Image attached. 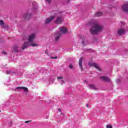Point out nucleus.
<instances>
[{
  "label": "nucleus",
  "mask_w": 128,
  "mask_h": 128,
  "mask_svg": "<svg viewBox=\"0 0 128 128\" xmlns=\"http://www.w3.org/2000/svg\"><path fill=\"white\" fill-rule=\"evenodd\" d=\"M2 54H6V52H4V51H3L2 52Z\"/></svg>",
  "instance_id": "5701e85b"
},
{
  "label": "nucleus",
  "mask_w": 128,
  "mask_h": 128,
  "mask_svg": "<svg viewBox=\"0 0 128 128\" xmlns=\"http://www.w3.org/2000/svg\"><path fill=\"white\" fill-rule=\"evenodd\" d=\"M101 80H104L105 82H110V80L109 78H108L104 76H102L101 77Z\"/></svg>",
  "instance_id": "dca6fc26"
},
{
  "label": "nucleus",
  "mask_w": 128,
  "mask_h": 128,
  "mask_svg": "<svg viewBox=\"0 0 128 128\" xmlns=\"http://www.w3.org/2000/svg\"><path fill=\"white\" fill-rule=\"evenodd\" d=\"M60 32H56L54 34V38L55 40H60Z\"/></svg>",
  "instance_id": "6e6552de"
},
{
  "label": "nucleus",
  "mask_w": 128,
  "mask_h": 128,
  "mask_svg": "<svg viewBox=\"0 0 128 128\" xmlns=\"http://www.w3.org/2000/svg\"><path fill=\"white\" fill-rule=\"evenodd\" d=\"M69 68H70V70H74V66L72 64H70L69 65Z\"/></svg>",
  "instance_id": "6ab92c4d"
},
{
  "label": "nucleus",
  "mask_w": 128,
  "mask_h": 128,
  "mask_svg": "<svg viewBox=\"0 0 128 128\" xmlns=\"http://www.w3.org/2000/svg\"><path fill=\"white\" fill-rule=\"evenodd\" d=\"M0 26H4V21L0 20Z\"/></svg>",
  "instance_id": "aec40b11"
},
{
  "label": "nucleus",
  "mask_w": 128,
  "mask_h": 128,
  "mask_svg": "<svg viewBox=\"0 0 128 128\" xmlns=\"http://www.w3.org/2000/svg\"><path fill=\"white\" fill-rule=\"evenodd\" d=\"M104 30V26L100 24H94L90 29V32L92 34H96L98 32Z\"/></svg>",
  "instance_id": "f257e3e1"
},
{
  "label": "nucleus",
  "mask_w": 128,
  "mask_h": 128,
  "mask_svg": "<svg viewBox=\"0 0 128 128\" xmlns=\"http://www.w3.org/2000/svg\"><path fill=\"white\" fill-rule=\"evenodd\" d=\"M106 128H112V126L111 125H106Z\"/></svg>",
  "instance_id": "412c9836"
},
{
  "label": "nucleus",
  "mask_w": 128,
  "mask_h": 128,
  "mask_svg": "<svg viewBox=\"0 0 128 128\" xmlns=\"http://www.w3.org/2000/svg\"><path fill=\"white\" fill-rule=\"evenodd\" d=\"M46 54H48V52H46Z\"/></svg>",
  "instance_id": "a878e982"
},
{
  "label": "nucleus",
  "mask_w": 128,
  "mask_h": 128,
  "mask_svg": "<svg viewBox=\"0 0 128 128\" xmlns=\"http://www.w3.org/2000/svg\"><path fill=\"white\" fill-rule=\"evenodd\" d=\"M18 48H20V46L15 45L12 47V52H18Z\"/></svg>",
  "instance_id": "1a4fd4ad"
},
{
  "label": "nucleus",
  "mask_w": 128,
  "mask_h": 128,
  "mask_svg": "<svg viewBox=\"0 0 128 128\" xmlns=\"http://www.w3.org/2000/svg\"><path fill=\"white\" fill-rule=\"evenodd\" d=\"M59 30L62 34H66L68 32V29L66 27H60Z\"/></svg>",
  "instance_id": "f8f14e48"
},
{
  "label": "nucleus",
  "mask_w": 128,
  "mask_h": 128,
  "mask_svg": "<svg viewBox=\"0 0 128 128\" xmlns=\"http://www.w3.org/2000/svg\"><path fill=\"white\" fill-rule=\"evenodd\" d=\"M46 0V2H50V1L52 0Z\"/></svg>",
  "instance_id": "b1692460"
},
{
  "label": "nucleus",
  "mask_w": 128,
  "mask_h": 128,
  "mask_svg": "<svg viewBox=\"0 0 128 128\" xmlns=\"http://www.w3.org/2000/svg\"><path fill=\"white\" fill-rule=\"evenodd\" d=\"M88 88H90L91 90H96V86L92 84H89Z\"/></svg>",
  "instance_id": "2eb2a0df"
},
{
  "label": "nucleus",
  "mask_w": 128,
  "mask_h": 128,
  "mask_svg": "<svg viewBox=\"0 0 128 128\" xmlns=\"http://www.w3.org/2000/svg\"><path fill=\"white\" fill-rule=\"evenodd\" d=\"M96 16H102V12H98L95 14Z\"/></svg>",
  "instance_id": "f3484780"
},
{
  "label": "nucleus",
  "mask_w": 128,
  "mask_h": 128,
  "mask_svg": "<svg viewBox=\"0 0 128 128\" xmlns=\"http://www.w3.org/2000/svg\"><path fill=\"white\" fill-rule=\"evenodd\" d=\"M57 80L61 84H64L66 82V79L64 78V76H58Z\"/></svg>",
  "instance_id": "9d476101"
},
{
  "label": "nucleus",
  "mask_w": 128,
  "mask_h": 128,
  "mask_svg": "<svg viewBox=\"0 0 128 128\" xmlns=\"http://www.w3.org/2000/svg\"><path fill=\"white\" fill-rule=\"evenodd\" d=\"M14 72H12L11 70H8L6 72V73L7 74H12Z\"/></svg>",
  "instance_id": "a211bd4d"
},
{
  "label": "nucleus",
  "mask_w": 128,
  "mask_h": 128,
  "mask_svg": "<svg viewBox=\"0 0 128 128\" xmlns=\"http://www.w3.org/2000/svg\"><path fill=\"white\" fill-rule=\"evenodd\" d=\"M64 22V18L62 16H58L55 20V24H60Z\"/></svg>",
  "instance_id": "39448f33"
},
{
  "label": "nucleus",
  "mask_w": 128,
  "mask_h": 128,
  "mask_svg": "<svg viewBox=\"0 0 128 128\" xmlns=\"http://www.w3.org/2000/svg\"><path fill=\"white\" fill-rule=\"evenodd\" d=\"M82 58H80L79 60L78 64H79L80 68L82 70L83 68H82Z\"/></svg>",
  "instance_id": "4468645a"
},
{
  "label": "nucleus",
  "mask_w": 128,
  "mask_h": 128,
  "mask_svg": "<svg viewBox=\"0 0 128 128\" xmlns=\"http://www.w3.org/2000/svg\"><path fill=\"white\" fill-rule=\"evenodd\" d=\"M126 32V30L124 29L120 28L118 31V34H124Z\"/></svg>",
  "instance_id": "ddd939ff"
},
{
  "label": "nucleus",
  "mask_w": 128,
  "mask_h": 128,
  "mask_svg": "<svg viewBox=\"0 0 128 128\" xmlns=\"http://www.w3.org/2000/svg\"><path fill=\"white\" fill-rule=\"evenodd\" d=\"M36 34H32L29 35L28 37V41L29 42H32L34 40V38H36Z\"/></svg>",
  "instance_id": "7ed1b4c3"
},
{
  "label": "nucleus",
  "mask_w": 128,
  "mask_h": 128,
  "mask_svg": "<svg viewBox=\"0 0 128 128\" xmlns=\"http://www.w3.org/2000/svg\"><path fill=\"white\" fill-rule=\"evenodd\" d=\"M121 10H123V12H128V3L123 4L121 6Z\"/></svg>",
  "instance_id": "423d86ee"
},
{
  "label": "nucleus",
  "mask_w": 128,
  "mask_h": 128,
  "mask_svg": "<svg viewBox=\"0 0 128 128\" xmlns=\"http://www.w3.org/2000/svg\"><path fill=\"white\" fill-rule=\"evenodd\" d=\"M51 58L56 60L58 58V56H52L50 57Z\"/></svg>",
  "instance_id": "4be33fe9"
},
{
  "label": "nucleus",
  "mask_w": 128,
  "mask_h": 128,
  "mask_svg": "<svg viewBox=\"0 0 128 128\" xmlns=\"http://www.w3.org/2000/svg\"><path fill=\"white\" fill-rule=\"evenodd\" d=\"M54 18H56V16H52L50 17L49 18L46 19L45 20V24H50V22H52V20H53L54 19Z\"/></svg>",
  "instance_id": "9b49d317"
},
{
  "label": "nucleus",
  "mask_w": 128,
  "mask_h": 128,
  "mask_svg": "<svg viewBox=\"0 0 128 128\" xmlns=\"http://www.w3.org/2000/svg\"><path fill=\"white\" fill-rule=\"evenodd\" d=\"M88 66H94V68H96L98 70H100V66L94 62H90L88 63Z\"/></svg>",
  "instance_id": "20e7f679"
},
{
  "label": "nucleus",
  "mask_w": 128,
  "mask_h": 128,
  "mask_svg": "<svg viewBox=\"0 0 128 128\" xmlns=\"http://www.w3.org/2000/svg\"><path fill=\"white\" fill-rule=\"evenodd\" d=\"M16 90H22L24 92H28V88L26 87H24V86H19V87H17L14 90L15 92H16Z\"/></svg>",
  "instance_id": "0eeeda50"
},
{
  "label": "nucleus",
  "mask_w": 128,
  "mask_h": 128,
  "mask_svg": "<svg viewBox=\"0 0 128 128\" xmlns=\"http://www.w3.org/2000/svg\"><path fill=\"white\" fill-rule=\"evenodd\" d=\"M28 15H24V18H28Z\"/></svg>",
  "instance_id": "393cba45"
},
{
  "label": "nucleus",
  "mask_w": 128,
  "mask_h": 128,
  "mask_svg": "<svg viewBox=\"0 0 128 128\" xmlns=\"http://www.w3.org/2000/svg\"><path fill=\"white\" fill-rule=\"evenodd\" d=\"M38 46V44L36 42H25L22 46V50H25L26 48H28V46Z\"/></svg>",
  "instance_id": "f03ea898"
}]
</instances>
